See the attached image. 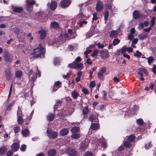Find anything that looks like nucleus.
<instances>
[{
  "mask_svg": "<svg viewBox=\"0 0 156 156\" xmlns=\"http://www.w3.org/2000/svg\"><path fill=\"white\" fill-rule=\"evenodd\" d=\"M45 49L41 46V44L36 49L34 50V54L35 57L43 58L44 56Z\"/></svg>",
  "mask_w": 156,
  "mask_h": 156,
  "instance_id": "f257e3e1",
  "label": "nucleus"
},
{
  "mask_svg": "<svg viewBox=\"0 0 156 156\" xmlns=\"http://www.w3.org/2000/svg\"><path fill=\"white\" fill-rule=\"evenodd\" d=\"M68 67L70 68L77 69L78 70H81L83 68V63L73 62L72 63L68 65Z\"/></svg>",
  "mask_w": 156,
  "mask_h": 156,
  "instance_id": "f03ea898",
  "label": "nucleus"
},
{
  "mask_svg": "<svg viewBox=\"0 0 156 156\" xmlns=\"http://www.w3.org/2000/svg\"><path fill=\"white\" fill-rule=\"evenodd\" d=\"M35 2V1L34 0H26V7L27 10L29 12H31L33 8L32 5L34 4Z\"/></svg>",
  "mask_w": 156,
  "mask_h": 156,
  "instance_id": "7ed1b4c3",
  "label": "nucleus"
},
{
  "mask_svg": "<svg viewBox=\"0 0 156 156\" xmlns=\"http://www.w3.org/2000/svg\"><path fill=\"white\" fill-rule=\"evenodd\" d=\"M47 133L48 136L52 139L55 138L58 135V133L56 132H52L50 129H47Z\"/></svg>",
  "mask_w": 156,
  "mask_h": 156,
  "instance_id": "20e7f679",
  "label": "nucleus"
},
{
  "mask_svg": "<svg viewBox=\"0 0 156 156\" xmlns=\"http://www.w3.org/2000/svg\"><path fill=\"white\" fill-rule=\"evenodd\" d=\"M103 8V3L100 1H98L96 5V9L98 12L101 11Z\"/></svg>",
  "mask_w": 156,
  "mask_h": 156,
  "instance_id": "39448f33",
  "label": "nucleus"
},
{
  "mask_svg": "<svg viewBox=\"0 0 156 156\" xmlns=\"http://www.w3.org/2000/svg\"><path fill=\"white\" fill-rule=\"evenodd\" d=\"M66 153L70 156H74L76 154V151L73 148H69L66 151Z\"/></svg>",
  "mask_w": 156,
  "mask_h": 156,
  "instance_id": "423d86ee",
  "label": "nucleus"
},
{
  "mask_svg": "<svg viewBox=\"0 0 156 156\" xmlns=\"http://www.w3.org/2000/svg\"><path fill=\"white\" fill-rule=\"evenodd\" d=\"M89 142L88 140H85L80 144V148L82 150L86 149L88 147Z\"/></svg>",
  "mask_w": 156,
  "mask_h": 156,
  "instance_id": "0eeeda50",
  "label": "nucleus"
},
{
  "mask_svg": "<svg viewBox=\"0 0 156 156\" xmlns=\"http://www.w3.org/2000/svg\"><path fill=\"white\" fill-rule=\"evenodd\" d=\"M37 75L36 73H33L32 69H30L29 71V77L34 82L36 79Z\"/></svg>",
  "mask_w": 156,
  "mask_h": 156,
  "instance_id": "6e6552de",
  "label": "nucleus"
},
{
  "mask_svg": "<svg viewBox=\"0 0 156 156\" xmlns=\"http://www.w3.org/2000/svg\"><path fill=\"white\" fill-rule=\"evenodd\" d=\"M5 76L7 80H10L12 77V75L11 70L9 69H7L5 71Z\"/></svg>",
  "mask_w": 156,
  "mask_h": 156,
  "instance_id": "1a4fd4ad",
  "label": "nucleus"
},
{
  "mask_svg": "<svg viewBox=\"0 0 156 156\" xmlns=\"http://www.w3.org/2000/svg\"><path fill=\"white\" fill-rule=\"evenodd\" d=\"M143 73H144L146 75H148V72L147 70L144 68H141L139 69V71L138 74L140 76H143Z\"/></svg>",
  "mask_w": 156,
  "mask_h": 156,
  "instance_id": "9d476101",
  "label": "nucleus"
},
{
  "mask_svg": "<svg viewBox=\"0 0 156 156\" xmlns=\"http://www.w3.org/2000/svg\"><path fill=\"white\" fill-rule=\"evenodd\" d=\"M70 3L67 0H64L61 2L60 5L62 8H66L68 7Z\"/></svg>",
  "mask_w": 156,
  "mask_h": 156,
  "instance_id": "9b49d317",
  "label": "nucleus"
},
{
  "mask_svg": "<svg viewBox=\"0 0 156 156\" xmlns=\"http://www.w3.org/2000/svg\"><path fill=\"white\" fill-rule=\"evenodd\" d=\"M22 134L23 137H28L30 135V132L28 129H25L22 130Z\"/></svg>",
  "mask_w": 156,
  "mask_h": 156,
  "instance_id": "f8f14e48",
  "label": "nucleus"
},
{
  "mask_svg": "<svg viewBox=\"0 0 156 156\" xmlns=\"http://www.w3.org/2000/svg\"><path fill=\"white\" fill-rule=\"evenodd\" d=\"M69 132V129L67 128H63L61 129L59 132L61 136H64L66 135Z\"/></svg>",
  "mask_w": 156,
  "mask_h": 156,
  "instance_id": "ddd939ff",
  "label": "nucleus"
},
{
  "mask_svg": "<svg viewBox=\"0 0 156 156\" xmlns=\"http://www.w3.org/2000/svg\"><path fill=\"white\" fill-rule=\"evenodd\" d=\"M19 148V145L18 143H13L11 146V148L12 151H17Z\"/></svg>",
  "mask_w": 156,
  "mask_h": 156,
  "instance_id": "4468645a",
  "label": "nucleus"
},
{
  "mask_svg": "<svg viewBox=\"0 0 156 156\" xmlns=\"http://www.w3.org/2000/svg\"><path fill=\"white\" fill-rule=\"evenodd\" d=\"M38 33L40 34V38L41 39H44L46 37V32L44 30L39 31Z\"/></svg>",
  "mask_w": 156,
  "mask_h": 156,
  "instance_id": "2eb2a0df",
  "label": "nucleus"
},
{
  "mask_svg": "<svg viewBox=\"0 0 156 156\" xmlns=\"http://www.w3.org/2000/svg\"><path fill=\"white\" fill-rule=\"evenodd\" d=\"M12 8L14 12H20L23 10V8L20 7H14L13 5H12Z\"/></svg>",
  "mask_w": 156,
  "mask_h": 156,
  "instance_id": "dca6fc26",
  "label": "nucleus"
},
{
  "mask_svg": "<svg viewBox=\"0 0 156 156\" xmlns=\"http://www.w3.org/2000/svg\"><path fill=\"white\" fill-rule=\"evenodd\" d=\"M99 140L100 142H101V145L102 147L105 148H106L107 147V144L106 140L102 136H101V138H100Z\"/></svg>",
  "mask_w": 156,
  "mask_h": 156,
  "instance_id": "f3484780",
  "label": "nucleus"
},
{
  "mask_svg": "<svg viewBox=\"0 0 156 156\" xmlns=\"http://www.w3.org/2000/svg\"><path fill=\"white\" fill-rule=\"evenodd\" d=\"M99 128V126L98 123H92L91 124L90 129L94 130H98Z\"/></svg>",
  "mask_w": 156,
  "mask_h": 156,
  "instance_id": "a211bd4d",
  "label": "nucleus"
},
{
  "mask_svg": "<svg viewBox=\"0 0 156 156\" xmlns=\"http://www.w3.org/2000/svg\"><path fill=\"white\" fill-rule=\"evenodd\" d=\"M105 7L106 9H111L113 6V4L110 2L107 1L105 4Z\"/></svg>",
  "mask_w": 156,
  "mask_h": 156,
  "instance_id": "6ab92c4d",
  "label": "nucleus"
},
{
  "mask_svg": "<svg viewBox=\"0 0 156 156\" xmlns=\"http://www.w3.org/2000/svg\"><path fill=\"white\" fill-rule=\"evenodd\" d=\"M55 118V115L53 114L49 113L47 116V119L49 121H53Z\"/></svg>",
  "mask_w": 156,
  "mask_h": 156,
  "instance_id": "aec40b11",
  "label": "nucleus"
},
{
  "mask_svg": "<svg viewBox=\"0 0 156 156\" xmlns=\"http://www.w3.org/2000/svg\"><path fill=\"white\" fill-rule=\"evenodd\" d=\"M109 54L107 50H105L103 51L101 54V57L105 58H107L109 57Z\"/></svg>",
  "mask_w": 156,
  "mask_h": 156,
  "instance_id": "412c9836",
  "label": "nucleus"
},
{
  "mask_svg": "<svg viewBox=\"0 0 156 156\" xmlns=\"http://www.w3.org/2000/svg\"><path fill=\"white\" fill-rule=\"evenodd\" d=\"M56 153V151L54 149H51L48 151V154L49 156H54Z\"/></svg>",
  "mask_w": 156,
  "mask_h": 156,
  "instance_id": "4be33fe9",
  "label": "nucleus"
},
{
  "mask_svg": "<svg viewBox=\"0 0 156 156\" xmlns=\"http://www.w3.org/2000/svg\"><path fill=\"white\" fill-rule=\"evenodd\" d=\"M57 3L55 2H52L50 5V7L52 10H54L57 7Z\"/></svg>",
  "mask_w": 156,
  "mask_h": 156,
  "instance_id": "5701e85b",
  "label": "nucleus"
},
{
  "mask_svg": "<svg viewBox=\"0 0 156 156\" xmlns=\"http://www.w3.org/2000/svg\"><path fill=\"white\" fill-rule=\"evenodd\" d=\"M135 139V136L133 135H131L128 137H126V140H128L131 142H134Z\"/></svg>",
  "mask_w": 156,
  "mask_h": 156,
  "instance_id": "b1692460",
  "label": "nucleus"
},
{
  "mask_svg": "<svg viewBox=\"0 0 156 156\" xmlns=\"http://www.w3.org/2000/svg\"><path fill=\"white\" fill-rule=\"evenodd\" d=\"M133 18L135 20L138 19L140 16L139 12L136 10L135 11L133 12Z\"/></svg>",
  "mask_w": 156,
  "mask_h": 156,
  "instance_id": "393cba45",
  "label": "nucleus"
},
{
  "mask_svg": "<svg viewBox=\"0 0 156 156\" xmlns=\"http://www.w3.org/2000/svg\"><path fill=\"white\" fill-rule=\"evenodd\" d=\"M89 119L92 122L97 121L98 119L96 116L93 115H90L89 118Z\"/></svg>",
  "mask_w": 156,
  "mask_h": 156,
  "instance_id": "a878e982",
  "label": "nucleus"
},
{
  "mask_svg": "<svg viewBox=\"0 0 156 156\" xmlns=\"http://www.w3.org/2000/svg\"><path fill=\"white\" fill-rule=\"evenodd\" d=\"M118 34V32L117 30H113L110 33V36L111 37H116Z\"/></svg>",
  "mask_w": 156,
  "mask_h": 156,
  "instance_id": "bb28decb",
  "label": "nucleus"
},
{
  "mask_svg": "<svg viewBox=\"0 0 156 156\" xmlns=\"http://www.w3.org/2000/svg\"><path fill=\"white\" fill-rule=\"evenodd\" d=\"M71 95L74 99H76L79 95V94L76 91L74 90L72 92Z\"/></svg>",
  "mask_w": 156,
  "mask_h": 156,
  "instance_id": "cd10ccee",
  "label": "nucleus"
},
{
  "mask_svg": "<svg viewBox=\"0 0 156 156\" xmlns=\"http://www.w3.org/2000/svg\"><path fill=\"white\" fill-rule=\"evenodd\" d=\"M79 129L80 128L78 127H73L72 128L71 131L72 133H75L78 132Z\"/></svg>",
  "mask_w": 156,
  "mask_h": 156,
  "instance_id": "c85d7f7f",
  "label": "nucleus"
},
{
  "mask_svg": "<svg viewBox=\"0 0 156 156\" xmlns=\"http://www.w3.org/2000/svg\"><path fill=\"white\" fill-rule=\"evenodd\" d=\"M138 37L140 40H143L147 37V35L146 34H139Z\"/></svg>",
  "mask_w": 156,
  "mask_h": 156,
  "instance_id": "c756f323",
  "label": "nucleus"
},
{
  "mask_svg": "<svg viewBox=\"0 0 156 156\" xmlns=\"http://www.w3.org/2000/svg\"><path fill=\"white\" fill-rule=\"evenodd\" d=\"M22 72L20 70L17 71L15 72V75L17 78L20 77L22 76Z\"/></svg>",
  "mask_w": 156,
  "mask_h": 156,
  "instance_id": "7c9ffc66",
  "label": "nucleus"
},
{
  "mask_svg": "<svg viewBox=\"0 0 156 156\" xmlns=\"http://www.w3.org/2000/svg\"><path fill=\"white\" fill-rule=\"evenodd\" d=\"M54 64L55 65L57 66L59 65L60 60L59 58L57 57L55 58L54 60Z\"/></svg>",
  "mask_w": 156,
  "mask_h": 156,
  "instance_id": "2f4dec72",
  "label": "nucleus"
},
{
  "mask_svg": "<svg viewBox=\"0 0 156 156\" xmlns=\"http://www.w3.org/2000/svg\"><path fill=\"white\" fill-rule=\"evenodd\" d=\"M4 57L5 60L9 61L10 58V56L9 53L7 52L5 54Z\"/></svg>",
  "mask_w": 156,
  "mask_h": 156,
  "instance_id": "473e14b6",
  "label": "nucleus"
},
{
  "mask_svg": "<svg viewBox=\"0 0 156 156\" xmlns=\"http://www.w3.org/2000/svg\"><path fill=\"white\" fill-rule=\"evenodd\" d=\"M80 136V135L79 133H74L71 135V137L74 139H77Z\"/></svg>",
  "mask_w": 156,
  "mask_h": 156,
  "instance_id": "72a5a7b5",
  "label": "nucleus"
},
{
  "mask_svg": "<svg viewBox=\"0 0 156 156\" xmlns=\"http://www.w3.org/2000/svg\"><path fill=\"white\" fill-rule=\"evenodd\" d=\"M89 112L88 108L87 106L85 107L83 110V115H85L87 114Z\"/></svg>",
  "mask_w": 156,
  "mask_h": 156,
  "instance_id": "f704fd0d",
  "label": "nucleus"
},
{
  "mask_svg": "<svg viewBox=\"0 0 156 156\" xmlns=\"http://www.w3.org/2000/svg\"><path fill=\"white\" fill-rule=\"evenodd\" d=\"M156 20V18L155 17H153L150 21L151 24L150 26L152 27L154 26L155 23V21Z\"/></svg>",
  "mask_w": 156,
  "mask_h": 156,
  "instance_id": "c9c22d12",
  "label": "nucleus"
},
{
  "mask_svg": "<svg viewBox=\"0 0 156 156\" xmlns=\"http://www.w3.org/2000/svg\"><path fill=\"white\" fill-rule=\"evenodd\" d=\"M58 24L56 22H54L51 23V27L53 28H56L58 27Z\"/></svg>",
  "mask_w": 156,
  "mask_h": 156,
  "instance_id": "e433bc0d",
  "label": "nucleus"
},
{
  "mask_svg": "<svg viewBox=\"0 0 156 156\" xmlns=\"http://www.w3.org/2000/svg\"><path fill=\"white\" fill-rule=\"evenodd\" d=\"M7 150L5 147H2L0 149V154H3L5 153L7 151Z\"/></svg>",
  "mask_w": 156,
  "mask_h": 156,
  "instance_id": "4c0bfd02",
  "label": "nucleus"
},
{
  "mask_svg": "<svg viewBox=\"0 0 156 156\" xmlns=\"http://www.w3.org/2000/svg\"><path fill=\"white\" fill-rule=\"evenodd\" d=\"M120 40L118 38H115L113 41L112 44L114 46H115L118 44Z\"/></svg>",
  "mask_w": 156,
  "mask_h": 156,
  "instance_id": "58836bf2",
  "label": "nucleus"
},
{
  "mask_svg": "<svg viewBox=\"0 0 156 156\" xmlns=\"http://www.w3.org/2000/svg\"><path fill=\"white\" fill-rule=\"evenodd\" d=\"M124 146L127 148H129L131 147V143L128 141H126L124 143Z\"/></svg>",
  "mask_w": 156,
  "mask_h": 156,
  "instance_id": "ea45409f",
  "label": "nucleus"
},
{
  "mask_svg": "<svg viewBox=\"0 0 156 156\" xmlns=\"http://www.w3.org/2000/svg\"><path fill=\"white\" fill-rule=\"evenodd\" d=\"M83 156H94L92 153L90 151H87L84 153Z\"/></svg>",
  "mask_w": 156,
  "mask_h": 156,
  "instance_id": "a19ab883",
  "label": "nucleus"
},
{
  "mask_svg": "<svg viewBox=\"0 0 156 156\" xmlns=\"http://www.w3.org/2000/svg\"><path fill=\"white\" fill-rule=\"evenodd\" d=\"M17 120L18 123L19 124L21 125L23 123V121L22 116L18 117Z\"/></svg>",
  "mask_w": 156,
  "mask_h": 156,
  "instance_id": "79ce46f5",
  "label": "nucleus"
},
{
  "mask_svg": "<svg viewBox=\"0 0 156 156\" xmlns=\"http://www.w3.org/2000/svg\"><path fill=\"white\" fill-rule=\"evenodd\" d=\"M15 103V101H13L11 103H10L7 108V110L8 111L10 110L12 107L13 105Z\"/></svg>",
  "mask_w": 156,
  "mask_h": 156,
  "instance_id": "37998d69",
  "label": "nucleus"
},
{
  "mask_svg": "<svg viewBox=\"0 0 156 156\" xmlns=\"http://www.w3.org/2000/svg\"><path fill=\"white\" fill-rule=\"evenodd\" d=\"M147 62L148 64L150 65L154 60V58L152 56H150L147 58Z\"/></svg>",
  "mask_w": 156,
  "mask_h": 156,
  "instance_id": "c03bdc74",
  "label": "nucleus"
},
{
  "mask_svg": "<svg viewBox=\"0 0 156 156\" xmlns=\"http://www.w3.org/2000/svg\"><path fill=\"white\" fill-rule=\"evenodd\" d=\"M18 109L17 112V117L22 116L23 114L21 109L19 108V107H18Z\"/></svg>",
  "mask_w": 156,
  "mask_h": 156,
  "instance_id": "a18cd8bd",
  "label": "nucleus"
},
{
  "mask_svg": "<svg viewBox=\"0 0 156 156\" xmlns=\"http://www.w3.org/2000/svg\"><path fill=\"white\" fill-rule=\"evenodd\" d=\"M137 124L140 125H142L144 123V121L142 119H139L137 120Z\"/></svg>",
  "mask_w": 156,
  "mask_h": 156,
  "instance_id": "49530a36",
  "label": "nucleus"
},
{
  "mask_svg": "<svg viewBox=\"0 0 156 156\" xmlns=\"http://www.w3.org/2000/svg\"><path fill=\"white\" fill-rule=\"evenodd\" d=\"M109 16L108 12V11H106L104 14L105 20L106 21L108 19Z\"/></svg>",
  "mask_w": 156,
  "mask_h": 156,
  "instance_id": "de8ad7c7",
  "label": "nucleus"
},
{
  "mask_svg": "<svg viewBox=\"0 0 156 156\" xmlns=\"http://www.w3.org/2000/svg\"><path fill=\"white\" fill-rule=\"evenodd\" d=\"M98 51L97 49L95 50L91 54V56L94 57L98 55Z\"/></svg>",
  "mask_w": 156,
  "mask_h": 156,
  "instance_id": "09e8293b",
  "label": "nucleus"
},
{
  "mask_svg": "<svg viewBox=\"0 0 156 156\" xmlns=\"http://www.w3.org/2000/svg\"><path fill=\"white\" fill-rule=\"evenodd\" d=\"M120 51L122 53H124L127 51V47L125 46H123L121 49Z\"/></svg>",
  "mask_w": 156,
  "mask_h": 156,
  "instance_id": "8fccbe9b",
  "label": "nucleus"
},
{
  "mask_svg": "<svg viewBox=\"0 0 156 156\" xmlns=\"http://www.w3.org/2000/svg\"><path fill=\"white\" fill-rule=\"evenodd\" d=\"M141 53L139 51L137 50L136 51V53H134V55L135 57H140V56L141 55Z\"/></svg>",
  "mask_w": 156,
  "mask_h": 156,
  "instance_id": "3c124183",
  "label": "nucleus"
},
{
  "mask_svg": "<svg viewBox=\"0 0 156 156\" xmlns=\"http://www.w3.org/2000/svg\"><path fill=\"white\" fill-rule=\"evenodd\" d=\"M151 143L150 142L148 143L147 144H146L145 146V148L146 149H148L151 147Z\"/></svg>",
  "mask_w": 156,
  "mask_h": 156,
  "instance_id": "603ef678",
  "label": "nucleus"
},
{
  "mask_svg": "<svg viewBox=\"0 0 156 156\" xmlns=\"http://www.w3.org/2000/svg\"><path fill=\"white\" fill-rule=\"evenodd\" d=\"M103 75L104 74L101 73L100 72H99L98 73V77L101 80H102L103 79Z\"/></svg>",
  "mask_w": 156,
  "mask_h": 156,
  "instance_id": "864d4df0",
  "label": "nucleus"
},
{
  "mask_svg": "<svg viewBox=\"0 0 156 156\" xmlns=\"http://www.w3.org/2000/svg\"><path fill=\"white\" fill-rule=\"evenodd\" d=\"M82 91L85 94H89V91L86 88H83Z\"/></svg>",
  "mask_w": 156,
  "mask_h": 156,
  "instance_id": "5fc2aeb1",
  "label": "nucleus"
},
{
  "mask_svg": "<svg viewBox=\"0 0 156 156\" xmlns=\"http://www.w3.org/2000/svg\"><path fill=\"white\" fill-rule=\"evenodd\" d=\"M95 82L94 81H92L90 83V87L92 89L95 86Z\"/></svg>",
  "mask_w": 156,
  "mask_h": 156,
  "instance_id": "6e6d98bb",
  "label": "nucleus"
},
{
  "mask_svg": "<svg viewBox=\"0 0 156 156\" xmlns=\"http://www.w3.org/2000/svg\"><path fill=\"white\" fill-rule=\"evenodd\" d=\"M20 129V128L19 126H16L15 127L14 129V132L15 133H18L19 132Z\"/></svg>",
  "mask_w": 156,
  "mask_h": 156,
  "instance_id": "4d7b16f0",
  "label": "nucleus"
},
{
  "mask_svg": "<svg viewBox=\"0 0 156 156\" xmlns=\"http://www.w3.org/2000/svg\"><path fill=\"white\" fill-rule=\"evenodd\" d=\"M104 108V105H98L97 107V109L99 110H102Z\"/></svg>",
  "mask_w": 156,
  "mask_h": 156,
  "instance_id": "13d9d810",
  "label": "nucleus"
},
{
  "mask_svg": "<svg viewBox=\"0 0 156 156\" xmlns=\"http://www.w3.org/2000/svg\"><path fill=\"white\" fill-rule=\"evenodd\" d=\"M112 14H114V12H116L117 11V8L113 5L112 9H111Z\"/></svg>",
  "mask_w": 156,
  "mask_h": 156,
  "instance_id": "bf43d9fd",
  "label": "nucleus"
},
{
  "mask_svg": "<svg viewBox=\"0 0 156 156\" xmlns=\"http://www.w3.org/2000/svg\"><path fill=\"white\" fill-rule=\"evenodd\" d=\"M55 87H58H58L61 86V83L59 81H58L55 82Z\"/></svg>",
  "mask_w": 156,
  "mask_h": 156,
  "instance_id": "052dcab7",
  "label": "nucleus"
},
{
  "mask_svg": "<svg viewBox=\"0 0 156 156\" xmlns=\"http://www.w3.org/2000/svg\"><path fill=\"white\" fill-rule=\"evenodd\" d=\"M106 71V68L105 67H103L102 68L101 70L99 71L101 73L104 74Z\"/></svg>",
  "mask_w": 156,
  "mask_h": 156,
  "instance_id": "680f3d73",
  "label": "nucleus"
},
{
  "mask_svg": "<svg viewBox=\"0 0 156 156\" xmlns=\"http://www.w3.org/2000/svg\"><path fill=\"white\" fill-rule=\"evenodd\" d=\"M97 13L94 12L93 13V17L92 18L93 20H96L98 19V17L97 16Z\"/></svg>",
  "mask_w": 156,
  "mask_h": 156,
  "instance_id": "e2e57ef3",
  "label": "nucleus"
},
{
  "mask_svg": "<svg viewBox=\"0 0 156 156\" xmlns=\"http://www.w3.org/2000/svg\"><path fill=\"white\" fill-rule=\"evenodd\" d=\"M97 46H98V48H102L104 47V45L103 44H101L100 43H98L97 44Z\"/></svg>",
  "mask_w": 156,
  "mask_h": 156,
  "instance_id": "0e129e2a",
  "label": "nucleus"
},
{
  "mask_svg": "<svg viewBox=\"0 0 156 156\" xmlns=\"http://www.w3.org/2000/svg\"><path fill=\"white\" fill-rule=\"evenodd\" d=\"M144 24L143 23H141L139 24L138 29L140 30H142L143 28L144 27Z\"/></svg>",
  "mask_w": 156,
  "mask_h": 156,
  "instance_id": "69168bd1",
  "label": "nucleus"
},
{
  "mask_svg": "<svg viewBox=\"0 0 156 156\" xmlns=\"http://www.w3.org/2000/svg\"><path fill=\"white\" fill-rule=\"evenodd\" d=\"M26 148V146L25 144H23L20 147V150L22 151H24Z\"/></svg>",
  "mask_w": 156,
  "mask_h": 156,
  "instance_id": "338daca9",
  "label": "nucleus"
},
{
  "mask_svg": "<svg viewBox=\"0 0 156 156\" xmlns=\"http://www.w3.org/2000/svg\"><path fill=\"white\" fill-rule=\"evenodd\" d=\"M152 70L154 73V74H156V66L155 65H153V67Z\"/></svg>",
  "mask_w": 156,
  "mask_h": 156,
  "instance_id": "774afa93",
  "label": "nucleus"
}]
</instances>
